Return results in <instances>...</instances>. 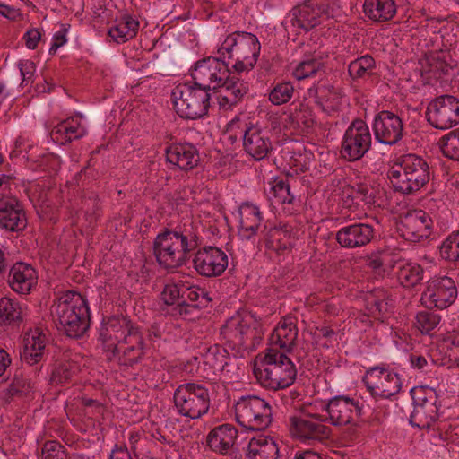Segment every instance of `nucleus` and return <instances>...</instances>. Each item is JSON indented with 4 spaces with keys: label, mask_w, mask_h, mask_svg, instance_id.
I'll return each instance as SVG.
<instances>
[{
    "label": "nucleus",
    "mask_w": 459,
    "mask_h": 459,
    "mask_svg": "<svg viewBox=\"0 0 459 459\" xmlns=\"http://www.w3.org/2000/svg\"><path fill=\"white\" fill-rule=\"evenodd\" d=\"M100 340L108 360L117 359L126 367L140 363L145 355V342L140 327L126 316L103 319Z\"/></svg>",
    "instance_id": "1"
},
{
    "label": "nucleus",
    "mask_w": 459,
    "mask_h": 459,
    "mask_svg": "<svg viewBox=\"0 0 459 459\" xmlns=\"http://www.w3.org/2000/svg\"><path fill=\"white\" fill-rule=\"evenodd\" d=\"M199 246V237L192 222L175 229H165L153 241V255L165 269H176L186 264L188 255Z\"/></svg>",
    "instance_id": "2"
},
{
    "label": "nucleus",
    "mask_w": 459,
    "mask_h": 459,
    "mask_svg": "<svg viewBox=\"0 0 459 459\" xmlns=\"http://www.w3.org/2000/svg\"><path fill=\"white\" fill-rule=\"evenodd\" d=\"M253 372L259 383L272 390L290 386L297 376L291 359L276 348L270 347L259 353L255 359Z\"/></svg>",
    "instance_id": "3"
},
{
    "label": "nucleus",
    "mask_w": 459,
    "mask_h": 459,
    "mask_svg": "<svg viewBox=\"0 0 459 459\" xmlns=\"http://www.w3.org/2000/svg\"><path fill=\"white\" fill-rule=\"evenodd\" d=\"M52 316L57 329L70 338L81 337L90 326L87 301L75 291H67L58 299Z\"/></svg>",
    "instance_id": "4"
},
{
    "label": "nucleus",
    "mask_w": 459,
    "mask_h": 459,
    "mask_svg": "<svg viewBox=\"0 0 459 459\" xmlns=\"http://www.w3.org/2000/svg\"><path fill=\"white\" fill-rule=\"evenodd\" d=\"M430 177L429 162L412 153L400 156L388 171V178L394 191L403 195L417 193L429 183Z\"/></svg>",
    "instance_id": "5"
},
{
    "label": "nucleus",
    "mask_w": 459,
    "mask_h": 459,
    "mask_svg": "<svg viewBox=\"0 0 459 459\" xmlns=\"http://www.w3.org/2000/svg\"><path fill=\"white\" fill-rule=\"evenodd\" d=\"M230 45L225 40L218 49V56H209L195 63L191 71L194 85L203 87L208 92L211 90L217 92L219 88L230 90L228 81L230 79L229 62Z\"/></svg>",
    "instance_id": "6"
},
{
    "label": "nucleus",
    "mask_w": 459,
    "mask_h": 459,
    "mask_svg": "<svg viewBox=\"0 0 459 459\" xmlns=\"http://www.w3.org/2000/svg\"><path fill=\"white\" fill-rule=\"evenodd\" d=\"M211 93L190 82L179 83L171 92L177 114L184 119H198L208 112Z\"/></svg>",
    "instance_id": "7"
},
{
    "label": "nucleus",
    "mask_w": 459,
    "mask_h": 459,
    "mask_svg": "<svg viewBox=\"0 0 459 459\" xmlns=\"http://www.w3.org/2000/svg\"><path fill=\"white\" fill-rule=\"evenodd\" d=\"M231 441V458L234 459H277L279 448L273 437L259 436L248 437L246 431L234 429Z\"/></svg>",
    "instance_id": "8"
},
{
    "label": "nucleus",
    "mask_w": 459,
    "mask_h": 459,
    "mask_svg": "<svg viewBox=\"0 0 459 459\" xmlns=\"http://www.w3.org/2000/svg\"><path fill=\"white\" fill-rule=\"evenodd\" d=\"M362 382L376 401L394 399L403 385L399 375L385 365L368 368Z\"/></svg>",
    "instance_id": "9"
},
{
    "label": "nucleus",
    "mask_w": 459,
    "mask_h": 459,
    "mask_svg": "<svg viewBox=\"0 0 459 459\" xmlns=\"http://www.w3.org/2000/svg\"><path fill=\"white\" fill-rule=\"evenodd\" d=\"M237 421L250 430H261L272 421V408L257 396H241L235 403Z\"/></svg>",
    "instance_id": "10"
},
{
    "label": "nucleus",
    "mask_w": 459,
    "mask_h": 459,
    "mask_svg": "<svg viewBox=\"0 0 459 459\" xmlns=\"http://www.w3.org/2000/svg\"><path fill=\"white\" fill-rule=\"evenodd\" d=\"M372 135L367 123L355 119L346 129L341 146V155L348 161H357L370 150Z\"/></svg>",
    "instance_id": "11"
},
{
    "label": "nucleus",
    "mask_w": 459,
    "mask_h": 459,
    "mask_svg": "<svg viewBox=\"0 0 459 459\" xmlns=\"http://www.w3.org/2000/svg\"><path fill=\"white\" fill-rule=\"evenodd\" d=\"M412 398L414 408L410 416V423L419 429H430L439 418L436 391L421 386L415 391Z\"/></svg>",
    "instance_id": "12"
},
{
    "label": "nucleus",
    "mask_w": 459,
    "mask_h": 459,
    "mask_svg": "<svg viewBox=\"0 0 459 459\" xmlns=\"http://www.w3.org/2000/svg\"><path fill=\"white\" fill-rule=\"evenodd\" d=\"M457 295V286L451 277L434 276L427 281L421 301L427 307L445 309L455 303Z\"/></svg>",
    "instance_id": "13"
},
{
    "label": "nucleus",
    "mask_w": 459,
    "mask_h": 459,
    "mask_svg": "<svg viewBox=\"0 0 459 459\" xmlns=\"http://www.w3.org/2000/svg\"><path fill=\"white\" fill-rule=\"evenodd\" d=\"M428 122L435 128L446 130L459 124V100L441 95L431 100L426 111Z\"/></svg>",
    "instance_id": "14"
},
{
    "label": "nucleus",
    "mask_w": 459,
    "mask_h": 459,
    "mask_svg": "<svg viewBox=\"0 0 459 459\" xmlns=\"http://www.w3.org/2000/svg\"><path fill=\"white\" fill-rule=\"evenodd\" d=\"M238 117L231 119V132L234 131V135L231 134V143L238 136L242 137L244 149L250 156L255 160L265 158L272 150V143L269 137L258 128L247 126V124L240 127L238 125Z\"/></svg>",
    "instance_id": "15"
},
{
    "label": "nucleus",
    "mask_w": 459,
    "mask_h": 459,
    "mask_svg": "<svg viewBox=\"0 0 459 459\" xmlns=\"http://www.w3.org/2000/svg\"><path fill=\"white\" fill-rule=\"evenodd\" d=\"M322 413L327 422L333 426H342L356 422L362 415V406L354 399L338 395L324 405Z\"/></svg>",
    "instance_id": "16"
},
{
    "label": "nucleus",
    "mask_w": 459,
    "mask_h": 459,
    "mask_svg": "<svg viewBox=\"0 0 459 459\" xmlns=\"http://www.w3.org/2000/svg\"><path fill=\"white\" fill-rule=\"evenodd\" d=\"M434 217L426 211H409L402 219L400 232L407 241L418 243L430 238L433 232Z\"/></svg>",
    "instance_id": "17"
},
{
    "label": "nucleus",
    "mask_w": 459,
    "mask_h": 459,
    "mask_svg": "<svg viewBox=\"0 0 459 459\" xmlns=\"http://www.w3.org/2000/svg\"><path fill=\"white\" fill-rule=\"evenodd\" d=\"M372 130L375 139L385 145H394L403 137L404 126L402 118L389 110L375 115Z\"/></svg>",
    "instance_id": "18"
},
{
    "label": "nucleus",
    "mask_w": 459,
    "mask_h": 459,
    "mask_svg": "<svg viewBox=\"0 0 459 459\" xmlns=\"http://www.w3.org/2000/svg\"><path fill=\"white\" fill-rule=\"evenodd\" d=\"M290 422L293 433L301 440L323 442L330 437L332 430L324 424L327 420L323 413L292 417Z\"/></svg>",
    "instance_id": "19"
},
{
    "label": "nucleus",
    "mask_w": 459,
    "mask_h": 459,
    "mask_svg": "<svg viewBox=\"0 0 459 459\" xmlns=\"http://www.w3.org/2000/svg\"><path fill=\"white\" fill-rule=\"evenodd\" d=\"M0 227L19 232L27 227V216L22 204L13 195H0Z\"/></svg>",
    "instance_id": "20"
},
{
    "label": "nucleus",
    "mask_w": 459,
    "mask_h": 459,
    "mask_svg": "<svg viewBox=\"0 0 459 459\" xmlns=\"http://www.w3.org/2000/svg\"><path fill=\"white\" fill-rule=\"evenodd\" d=\"M193 263L198 273L213 277L225 271L228 266V256L221 249L207 246L195 253Z\"/></svg>",
    "instance_id": "21"
},
{
    "label": "nucleus",
    "mask_w": 459,
    "mask_h": 459,
    "mask_svg": "<svg viewBox=\"0 0 459 459\" xmlns=\"http://www.w3.org/2000/svg\"><path fill=\"white\" fill-rule=\"evenodd\" d=\"M374 237V227L364 222H355L342 227L336 232V240L340 246L350 249L366 247L373 240Z\"/></svg>",
    "instance_id": "22"
},
{
    "label": "nucleus",
    "mask_w": 459,
    "mask_h": 459,
    "mask_svg": "<svg viewBox=\"0 0 459 459\" xmlns=\"http://www.w3.org/2000/svg\"><path fill=\"white\" fill-rule=\"evenodd\" d=\"M8 285L16 293L27 295L38 283L37 271L29 264L15 263L9 270Z\"/></svg>",
    "instance_id": "23"
},
{
    "label": "nucleus",
    "mask_w": 459,
    "mask_h": 459,
    "mask_svg": "<svg viewBox=\"0 0 459 459\" xmlns=\"http://www.w3.org/2000/svg\"><path fill=\"white\" fill-rule=\"evenodd\" d=\"M168 162L182 170H190L199 163V152L195 145L188 143H174L165 150Z\"/></svg>",
    "instance_id": "24"
},
{
    "label": "nucleus",
    "mask_w": 459,
    "mask_h": 459,
    "mask_svg": "<svg viewBox=\"0 0 459 459\" xmlns=\"http://www.w3.org/2000/svg\"><path fill=\"white\" fill-rule=\"evenodd\" d=\"M173 398L175 405L209 406L210 404L208 389L204 385L195 382L178 385Z\"/></svg>",
    "instance_id": "25"
},
{
    "label": "nucleus",
    "mask_w": 459,
    "mask_h": 459,
    "mask_svg": "<svg viewBox=\"0 0 459 459\" xmlns=\"http://www.w3.org/2000/svg\"><path fill=\"white\" fill-rule=\"evenodd\" d=\"M238 216L239 221V236L246 239L255 236L263 221L259 207L252 203L244 202L238 207Z\"/></svg>",
    "instance_id": "26"
},
{
    "label": "nucleus",
    "mask_w": 459,
    "mask_h": 459,
    "mask_svg": "<svg viewBox=\"0 0 459 459\" xmlns=\"http://www.w3.org/2000/svg\"><path fill=\"white\" fill-rule=\"evenodd\" d=\"M286 23L305 32L309 31L320 23V12L308 4L293 7L286 18Z\"/></svg>",
    "instance_id": "27"
},
{
    "label": "nucleus",
    "mask_w": 459,
    "mask_h": 459,
    "mask_svg": "<svg viewBox=\"0 0 459 459\" xmlns=\"http://www.w3.org/2000/svg\"><path fill=\"white\" fill-rule=\"evenodd\" d=\"M298 337L296 319L293 316L283 317L271 334V344L290 351Z\"/></svg>",
    "instance_id": "28"
},
{
    "label": "nucleus",
    "mask_w": 459,
    "mask_h": 459,
    "mask_svg": "<svg viewBox=\"0 0 459 459\" xmlns=\"http://www.w3.org/2000/svg\"><path fill=\"white\" fill-rule=\"evenodd\" d=\"M183 291L182 301L174 307L175 314L188 315L192 309L206 307L211 301L208 294L195 285L188 286L183 283Z\"/></svg>",
    "instance_id": "29"
},
{
    "label": "nucleus",
    "mask_w": 459,
    "mask_h": 459,
    "mask_svg": "<svg viewBox=\"0 0 459 459\" xmlns=\"http://www.w3.org/2000/svg\"><path fill=\"white\" fill-rule=\"evenodd\" d=\"M363 13L370 21L383 23L396 15L397 4L395 0H364Z\"/></svg>",
    "instance_id": "30"
},
{
    "label": "nucleus",
    "mask_w": 459,
    "mask_h": 459,
    "mask_svg": "<svg viewBox=\"0 0 459 459\" xmlns=\"http://www.w3.org/2000/svg\"><path fill=\"white\" fill-rule=\"evenodd\" d=\"M316 104L329 116L339 113L342 104V94L339 88L322 84L316 90Z\"/></svg>",
    "instance_id": "31"
},
{
    "label": "nucleus",
    "mask_w": 459,
    "mask_h": 459,
    "mask_svg": "<svg viewBox=\"0 0 459 459\" xmlns=\"http://www.w3.org/2000/svg\"><path fill=\"white\" fill-rule=\"evenodd\" d=\"M45 348L46 336L39 329H36L24 337L23 351L21 354L22 359L30 366L38 364L45 355Z\"/></svg>",
    "instance_id": "32"
},
{
    "label": "nucleus",
    "mask_w": 459,
    "mask_h": 459,
    "mask_svg": "<svg viewBox=\"0 0 459 459\" xmlns=\"http://www.w3.org/2000/svg\"><path fill=\"white\" fill-rule=\"evenodd\" d=\"M86 130L81 123L73 117L59 122L50 131L51 139L58 144H65L74 140L82 138Z\"/></svg>",
    "instance_id": "33"
},
{
    "label": "nucleus",
    "mask_w": 459,
    "mask_h": 459,
    "mask_svg": "<svg viewBox=\"0 0 459 459\" xmlns=\"http://www.w3.org/2000/svg\"><path fill=\"white\" fill-rule=\"evenodd\" d=\"M255 330L248 325H239L235 328L231 340V356L235 358H246L255 349L253 338Z\"/></svg>",
    "instance_id": "34"
},
{
    "label": "nucleus",
    "mask_w": 459,
    "mask_h": 459,
    "mask_svg": "<svg viewBox=\"0 0 459 459\" xmlns=\"http://www.w3.org/2000/svg\"><path fill=\"white\" fill-rule=\"evenodd\" d=\"M235 51L238 56L247 55L259 56L260 43L256 36L245 31H234L231 33V53Z\"/></svg>",
    "instance_id": "35"
},
{
    "label": "nucleus",
    "mask_w": 459,
    "mask_h": 459,
    "mask_svg": "<svg viewBox=\"0 0 459 459\" xmlns=\"http://www.w3.org/2000/svg\"><path fill=\"white\" fill-rule=\"evenodd\" d=\"M24 309L15 299H0V325L18 326L23 320Z\"/></svg>",
    "instance_id": "36"
},
{
    "label": "nucleus",
    "mask_w": 459,
    "mask_h": 459,
    "mask_svg": "<svg viewBox=\"0 0 459 459\" xmlns=\"http://www.w3.org/2000/svg\"><path fill=\"white\" fill-rule=\"evenodd\" d=\"M366 308L373 315H384L394 306L387 290L377 288L368 292L365 297Z\"/></svg>",
    "instance_id": "37"
},
{
    "label": "nucleus",
    "mask_w": 459,
    "mask_h": 459,
    "mask_svg": "<svg viewBox=\"0 0 459 459\" xmlns=\"http://www.w3.org/2000/svg\"><path fill=\"white\" fill-rule=\"evenodd\" d=\"M209 359L214 372H219L221 374L219 382L223 387L224 394L228 395L227 373L229 370H227L226 368L229 364V358L227 348L223 345H215L211 351ZM227 398H229V396H227Z\"/></svg>",
    "instance_id": "38"
},
{
    "label": "nucleus",
    "mask_w": 459,
    "mask_h": 459,
    "mask_svg": "<svg viewBox=\"0 0 459 459\" xmlns=\"http://www.w3.org/2000/svg\"><path fill=\"white\" fill-rule=\"evenodd\" d=\"M138 29V21L131 16H126L117 24L112 26L108 34L114 41L120 44L135 37Z\"/></svg>",
    "instance_id": "39"
},
{
    "label": "nucleus",
    "mask_w": 459,
    "mask_h": 459,
    "mask_svg": "<svg viewBox=\"0 0 459 459\" xmlns=\"http://www.w3.org/2000/svg\"><path fill=\"white\" fill-rule=\"evenodd\" d=\"M269 189H265V193L270 201L281 204H292L295 201V196L290 192V186L288 180L282 178H274L269 182Z\"/></svg>",
    "instance_id": "40"
},
{
    "label": "nucleus",
    "mask_w": 459,
    "mask_h": 459,
    "mask_svg": "<svg viewBox=\"0 0 459 459\" xmlns=\"http://www.w3.org/2000/svg\"><path fill=\"white\" fill-rule=\"evenodd\" d=\"M324 67L322 57L317 54L305 55L302 60L296 65L292 74L298 80L301 81L315 75Z\"/></svg>",
    "instance_id": "41"
},
{
    "label": "nucleus",
    "mask_w": 459,
    "mask_h": 459,
    "mask_svg": "<svg viewBox=\"0 0 459 459\" xmlns=\"http://www.w3.org/2000/svg\"><path fill=\"white\" fill-rule=\"evenodd\" d=\"M207 444L212 451L227 455L230 450V424L214 428L208 435Z\"/></svg>",
    "instance_id": "42"
},
{
    "label": "nucleus",
    "mask_w": 459,
    "mask_h": 459,
    "mask_svg": "<svg viewBox=\"0 0 459 459\" xmlns=\"http://www.w3.org/2000/svg\"><path fill=\"white\" fill-rule=\"evenodd\" d=\"M424 270L416 263H406L399 267L397 278L406 288L416 286L423 280Z\"/></svg>",
    "instance_id": "43"
},
{
    "label": "nucleus",
    "mask_w": 459,
    "mask_h": 459,
    "mask_svg": "<svg viewBox=\"0 0 459 459\" xmlns=\"http://www.w3.org/2000/svg\"><path fill=\"white\" fill-rule=\"evenodd\" d=\"M439 256L447 262L459 261V230H455L446 237L438 246Z\"/></svg>",
    "instance_id": "44"
},
{
    "label": "nucleus",
    "mask_w": 459,
    "mask_h": 459,
    "mask_svg": "<svg viewBox=\"0 0 459 459\" xmlns=\"http://www.w3.org/2000/svg\"><path fill=\"white\" fill-rule=\"evenodd\" d=\"M375 67V59L369 55H365L350 63L348 65V73L349 75L355 80L372 74Z\"/></svg>",
    "instance_id": "45"
},
{
    "label": "nucleus",
    "mask_w": 459,
    "mask_h": 459,
    "mask_svg": "<svg viewBox=\"0 0 459 459\" xmlns=\"http://www.w3.org/2000/svg\"><path fill=\"white\" fill-rule=\"evenodd\" d=\"M439 145L444 156L459 161V128L442 136L439 140Z\"/></svg>",
    "instance_id": "46"
},
{
    "label": "nucleus",
    "mask_w": 459,
    "mask_h": 459,
    "mask_svg": "<svg viewBox=\"0 0 459 459\" xmlns=\"http://www.w3.org/2000/svg\"><path fill=\"white\" fill-rule=\"evenodd\" d=\"M377 189L373 186L366 183L355 184L351 186V194L349 195L357 204L363 203L368 206L376 204Z\"/></svg>",
    "instance_id": "47"
},
{
    "label": "nucleus",
    "mask_w": 459,
    "mask_h": 459,
    "mask_svg": "<svg viewBox=\"0 0 459 459\" xmlns=\"http://www.w3.org/2000/svg\"><path fill=\"white\" fill-rule=\"evenodd\" d=\"M79 371V365L73 360L59 363L53 370L51 381L56 384H65L72 380Z\"/></svg>",
    "instance_id": "48"
},
{
    "label": "nucleus",
    "mask_w": 459,
    "mask_h": 459,
    "mask_svg": "<svg viewBox=\"0 0 459 459\" xmlns=\"http://www.w3.org/2000/svg\"><path fill=\"white\" fill-rule=\"evenodd\" d=\"M294 94V86L290 82L276 83L269 92V100L276 106L289 102Z\"/></svg>",
    "instance_id": "49"
},
{
    "label": "nucleus",
    "mask_w": 459,
    "mask_h": 459,
    "mask_svg": "<svg viewBox=\"0 0 459 459\" xmlns=\"http://www.w3.org/2000/svg\"><path fill=\"white\" fill-rule=\"evenodd\" d=\"M438 314L429 311H420L415 316L414 325L423 334H429L440 323Z\"/></svg>",
    "instance_id": "50"
},
{
    "label": "nucleus",
    "mask_w": 459,
    "mask_h": 459,
    "mask_svg": "<svg viewBox=\"0 0 459 459\" xmlns=\"http://www.w3.org/2000/svg\"><path fill=\"white\" fill-rule=\"evenodd\" d=\"M184 296L183 283H170L165 285L161 293L162 300L166 305H174L182 301Z\"/></svg>",
    "instance_id": "51"
},
{
    "label": "nucleus",
    "mask_w": 459,
    "mask_h": 459,
    "mask_svg": "<svg viewBox=\"0 0 459 459\" xmlns=\"http://www.w3.org/2000/svg\"><path fill=\"white\" fill-rule=\"evenodd\" d=\"M42 459H66L65 448L56 440L47 441L41 448Z\"/></svg>",
    "instance_id": "52"
},
{
    "label": "nucleus",
    "mask_w": 459,
    "mask_h": 459,
    "mask_svg": "<svg viewBox=\"0 0 459 459\" xmlns=\"http://www.w3.org/2000/svg\"><path fill=\"white\" fill-rule=\"evenodd\" d=\"M17 66L20 70L22 76V85L26 87L34 82L36 65L33 61L29 59L19 60Z\"/></svg>",
    "instance_id": "53"
},
{
    "label": "nucleus",
    "mask_w": 459,
    "mask_h": 459,
    "mask_svg": "<svg viewBox=\"0 0 459 459\" xmlns=\"http://www.w3.org/2000/svg\"><path fill=\"white\" fill-rule=\"evenodd\" d=\"M33 384L28 378L14 376L9 392L12 395H27L32 389Z\"/></svg>",
    "instance_id": "54"
},
{
    "label": "nucleus",
    "mask_w": 459,
    "mask_h": 459,
    "mask_svg": "<svg viewBox=\"0 0 459 459\" xmlns=\"http://www.w3.org/2000/svg\"><path fill=\"white\" fill-rule=\"evenodd\" d=\"M178 409V411L179 414L185 417H188L190 419H198L204 414H205L208 410L209 406H199V405H188V406H183V405H175Z\"/></svg>",
    "instance_id": "55"
},
{
    "label": "nucleus",
    "mask_w": 459,
    "mask_h": 459,
    "mask_svg": "<svg viewBox=\"0 0 459 459\" xmlns=\"http://www.w3.org/2000/svg\"><path fill=\"white\" fill-rule=\"evenodd\" d=\"M248 92V85L247 82L237 81L231 77V106L240 101Z\"/></svg>",
    "instance_id": "56"
},
{
    "label": "nucleus",
    "mask_w": 459,
    "mask_h": 459,
    "mask_svg": "<svg viewBox=\"0 0 459 459\" xmlns=\"http://www.w3.org/2000/svg\"><path fill=\"white\" fill-rule=\"evenodd\" d=\"M257 58L258 56H250L247 55H242V56H238L237 62L233 65V68L238 73L249 71L253 69L256 64Z\"/></svg>",
    "instance_id": "57"
},
{
    "label": "nucleus",
    "mask_w": 459,
    "mask_h": 459,
    "mask_svg": "<svg viewBox=\"0 0 459 459\" xmlns=\"http://www.w3.org/2000/svg\"><path fill=\"white\" fill-rule=\"evenodd\" d=\"M41 32L39 29H30L25 32L22 39L30 49H35L41 39Z\"/></svg>",
    "instance_id": "58"
},
{
    "label": "nucleus",
    "mask_w": 459,
    "mask_h": 459,
    "mask_svg": "<svg viewBox=\"0 0 459 459\" xmlns=\"http://www.w3.org/2000/svg\"><path fill=\"white\" fill-rule=\"evenodd\" d=\"M367 265L378 275L385 273L383 258L378 255H371L367 259Z\"/></svg>",
    "instance_id": "59"
},
{
    "label": "nucleus",
    "mask_w": 459,
    "mask_h": 459,
    "mask_svg": "<svg viewBox=\"0 0 459 459\" xmlns=\"http://www.w3.org/2000/svg\"><path fill=\"white\" fill-rule=\"evenodd\" d=\"M66 42L65 30H62L55 33L53 38V43L50 47L49 53L54 54L56 51L65 45Z\"/></svg>",
    "instance_id": "60"
},
{
    "label": "nucleus",
    "mask_w": 459,
    "mask_h": 459,
    "mask_svg": "<svg viewBox=\"0 0 459 459\" xmlns=\"http://www.w3.org/2000/svg\"><path fill=\"white\" fill-rule=\"evenodd\" d=\"M109 459H133L127 447L126 446H118L116 445L111 454L109 455Z\"/></svg>",
    "instance_id": "61"
},
{
    "label": "nucleus",
    "mask_w": 459,
    "mask_h": 459,
    "mask_svg": "<svg viewBox=\"0 0 459 459\" xmlns=\"http://www.w3.org/2000/svg\"><path fill=\"white\" fill-rule=\"evenodd\" d=\"M296 118L299 122L301 121L307 127L314 124V118L312 117L308 108H300L299 112L296 114Z\"/></svg>",
    "instance_id": "62"
},
{
    "label": "nucleus",
    "mask_w": 459,
    "mask_h": 459,
    "mask_svg": "<svg viewBox=\"0 0 459 459\" xmlns=\"http://www.w3.org/2000/svg\"><path fill=\"white\" fill-rule=\"evenodd\" d=\"M410 362L414 368L422 370L428 364L426 358L417 353L410 355Z\"/></svg>",
    "instance_id": "63"
},
{
    "label": "nucleus",
    "mask_w": 459,
    "mask_h": 459,
    "mask_svg": "<svg viewBox=\"0 0 459 459\" xmlns=\"http://www.w3.org/2000/svg\"><path fill=\"white\" fill-rule=\"evenodd\" d=\"M294 459H323L322 455L312 450L298 452Z\"/></svg>",
    "instance_id": "64"
}]
</instances>
